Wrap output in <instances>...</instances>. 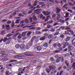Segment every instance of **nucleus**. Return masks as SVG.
Listing matches in <instances>:
<instances>
[{"label":"nucleus","mask_w":75,"mask_h":75,"mask_svg":"<svg viewBox=\"0 0 75 75\" xmlns=\"http://www.w3.org/2000/svg\"><path fill=\"white\" fill-rule=\"evenodd\" d=\"M6 75H10V72L9 71L7 70L6 72Z\"/></svg>","instance_id":"nucleus-31"},{"label":"nucleus","mask_w":75,"mask_h":75,"mask_svg":"<svg viewBox=\"0 0 75 75\" xmlns=\"http://www.w3.org/2000/svg\"><path fill=\"white\" fill-rule=\"evenodd\" d=\"M6 23L7 24H10L11 23V21L9 20L6 22Z\"/></svg>","instance_id":"nucleus-41"},{"label":"nucleus","mask_w":75,"mask_h":75,"mask_svg":"<svg viewBox=\"0 0 75 75\" xmlns=\"http://www.w3.org/2000/svg\"><path fill=\"white\" fill-rule=\"evenodd\" d=\"M63 45H65L66 47L69 46V43L67 42H66L64 43Z\"/></svg>","instance_id":"nucleus-11"},{"label":"nucleus","mask_w":75,"mask_h":75,"mask_svg":"<svg viewBox=\"0 0 75 75\" xmlns=\"http://www.w3.org/2000/svg\"><path fill=\"white\" fill-rule=\"evenodd\" d=\"M59 21L60 23H65V20H64L60 19Z\"/></svg>","instance_id":"nucleus-16"},{"label":"nucleus","mask_w":75,"mask_h":75,"mask_svg":"<svg viewBox=\"0 0 75 75\" xmlns=\"http://www.w3.org/2000/svg\"><path fill=\"white\" fill-rule=\"evenodd\" d=\"M1 57H4V58L2 59V60L4 61H7V54L6 53L1 54Z\"/></svg>","instance_id":"nucleus-1"},{"label":"nucleus","mask_w":75,"mask_h":75,"mask_svg":"<svg viewBox=\"0 0 75 75\" xmlns=\"http://www.w3.org/2000/svg\"><path fill=\"white\" fill-rule=\"evenodd\" d=\"M36 39V36H35L33 37L30 40L33 41V42L34 41V40H35Z\"/></svg>","instance_id":"nucleus-18"},{"label":"nucleus","mask_w":75,"mask_h":75,"mask_svg":"<svg viewBox=\"0 0 75 75\" xmlns=\"http://www.w3.org/2000/svg\"><path fill=\"white\" fill-rule=\"evenodd\" d=\"M12 35H13V34L11 33H9L6 36V37H11Z\"/></svg>","instance_id":"nucleus-23"},{"label":"nucleus","mask_w":75,"mask_h":75,"mask_svg":"<svg viewBox=\"0 0 75 75\" xmlns=\"http://www.w3.org/2000/svg\"><path fill=\"white\" fill-rule=\"evenodd\" d=\"M48 31V29L47 28L45 29H44L42 31L43 32H47V31Z\"/></svg>","instance_id":"nucleus-46"},{"label":"nucleus","mask_w":75,"mask_h":75,"mask_svg":"<svg viewBox=\"0 0 75 75\" xmlns=\"http://www.w3.org/2000/svg\"><path fill=\"white\" fill-rule=\"evenodd\" d=\"M42 11V9L40 8V9H37L34 11V12H35L36 11H37L36 12V14H40L41 13V11Z\"/></svg>","instance_id":"nucleus-2"},{"label":"nucleus","mask_w":75,"mask_h":75,"mask_svg":"<svg viewBox=\"0 0 75 75\" xmlns=\"http://www.w3.org/2000/svg\"><path fill=\"white\" fill-rule=\"evenodd\" d=\"M33 20H34L35 21H36V20H37V17H36V16H35V15H33Z\"/></svg>","instance_id":"nucleus-21"},{"label":"nucleus","mask_w":75,"mask_h":75,"mask_svg":"<svg viewBox=\"0 0 75 75\" xmlns=\"http://www.w3.org/2000/svg\"><path fill=\"white\" fill-rule=\"evenodd\" d=\"M63 72V71H61L60 72L59 75H62V74Z\"/></svg>","instance_id":"nucleus-63"},{"label":"nucleus","mask_w":75,"mask_h":75,"mask_svg":"<svg viewBox=\"0 0 75 75\" xmlns=\"http://www.w3.org/2000/svg\"><path fill=\"white\" fill-rule=\"evenodd\" d=\"M33 42L30 40V41L29 42L28 44L29 46H32L33 45Z\"/></svg>","instance_id":"nucleus-20"},{"label":"nucleus","mask_w":75,"mask_h":75,"mask_svg":"<svg viewBox=\"0 0 75 75\" xmlns=\"http://www.w3.org/2000/svg\"><path fill=\"white\" fill-rule=\"evenodd\" d=\"M56 10H57V11L56 12V13H59L61 11V9L60 8H58V7H57L56 8Z\"/></svg>","instance_id":"nucleus-5"},{"label":"nucleus","mask_w":75,"mask_h":75,"mask_svg":"<svg viewBox=\"0 0 75 75\" xmlns=\"http://www.w3.org/2000/svg\"><path fill=\"white\" fill-rule=\"evenodd\" d=\"M38 4H39V5H42V7H44V2H41L38 3Z\"/></svg>","instance_id":"nucleus-17"},{"label":"nucleus","mask_w":75,"mask_h":75,"mask_svg":"<svg viewBox=\"0 0 75 75\" xmlns=\"http://www.w3.org/2000/svg\"><path fill=\"white\" fill-rule=\"evenodd\" d=\"M68 50H69L68 49V48H66L64 50V52H67Z\"/></svg>","instance_id":"nucleus-61"},{"label":"nucleus","mask_w":75,"mask_h":75,"mask_svg":"<svg viewBox=\"0 0 75 75\" xmlns=\"http://www.w3.org/2000/svg\"><path fill=\"white\" fill-rule=\"evenodd\" d=\"M17 62V60H11L10 61V62Z\"/></svg>","instance_id":"nucleus-37"},{"label":"nucleus","mask_w":75,"mask_h":75,"mask_svg":"<svg viewBox=\"0 0 75 75\" xmlns=\"http://www.w3.org/2000/svg\"><path fill=\"white\" fill-rule=\"evenodd\" d=\"M26 34V32H24L22 33V36H23V37H24Z\"/></svg>","instance_id":"nucleus-26"},{"label":"nucleus","mask_w":75,"mask_h":75,"mask_svg":"<svg viewBox=\"0 0 75 75\" xmlns=\"http://www.w3.org/2000/svg\"><path fill=\"white\" fill-rule=\"evenodd\" d=\"M43 47H48V43H45L43 45Z\"/></svg>","instance_id":"nucleus-32"},{"label":"nucleus","mask_w":75,"mask_h":75,"mask_svg":"<svg viewBox=\"0 0 75 75\" xmlns=\"http://www.w3.org/2000/svg\"><path fill=\"white\" fill-rule=\"evenodd\" d=\"M49 2H50V3H54V0H49Z\"/></svg>","instance_id":"nucleus-59"},{"label":"nucleus","mask_w":75,"mask_h":75,"mask_svg":"<svg viewBox=\"0 0 75 75\" xmlns=\"http://www.w3.org/2000/svg\"><path fill=\"white\" fill-rule=\"evenodd\" d=\"M25 23H26L27 24L28 23H29V22H30L29 20H28V19H26L25 20Z\"/></svg>","instance_id":"nucleus-30"},{"label":"nucleus","mask_w":75,"mask_h":75,"mask_svg":"<svg viewBox=\"0 0 75 75\" xmlns=\"http://www.w3.org/2000/svg\"><path fill=\"white\" fill-rule=\"evenodd\" d=\"M35 52H30V53L31 54H33L34 56V55H36V53H35Z\"/></svg>","instance_id":"nucleus-42"},{"label":"nucleus","mask_w":75,"mask_h":75,"mask_svg":"<svg viewBox=\"0 0 75 75\" xmlns=\"http://www.w3.org/2000/svg\"><path fill=\"white\" fill-rule=\"evenodd\" d=\"M20 48L21 49H24L25 48V45L21 44L20 46Z\"/></svg>","instance_id":"nucleus-15"},{"label":"nucleus","mask_w":75,"mask_h":75,"mask_svg":"<svg viewBox=\"0 0 75 75\" xmlns=\"http://www.w3.org/2000/svg\"><path fill=\"white\" fill-rule=\"evenodd\" d=\"M65 64L66 65L67 67H68L69 64V63L67 60H66L65 62Z\"/></svg>","instance_id":"nucleus-10"},{"label":"nucleus","mask_w":75,"mask_h":75,"mask_svg":"<svg viewBox=\"0 0 75 75\" xmlns=\"http://www.w3.org/2000/svg\"><path fill=\"white\" fill-rule=\"evenodd\" d=\"M8 40V39L6 37L4 38V39H3V41L4 42H6V41H7Z\"/></svg>","instance_id":"nucleus-19"},{"label":"nucleus","mask_w":75,"mask_h":75,"mask_svg":"<svg viewBox=\"0 0 75 75\" xmlns=\"http://www.w3.org/2000/svg\"><path fill=\"white\" fill-rule=\"evenodd\" d=\"M32 32H28L27 34V36H30V35H31V34H32Z\"/></svg>","instance_id":"nucleus-40"},{"label":"nucleus","mask_w":75,"mask_h":75,"mask_svg":"<svg viewBox=\"0 0 75 75\" xmlns=\"http://www.w3.org/2000/svg\"><path fill=\"white\" fill-rule=\"evenodd\" d=\"M58 59L62 62L64 61V57H63L60 56L58 58Z\"/></svg>","instance_id":"nucleus-4"},{"label":"nucleus","mask_w":75,"mask_h":75,"mask_svg":"<svg viewBox=\"0 0 75 75\" xmlns=\"http://www.w3.org/2000/svg\"><path fill=\"white\" fill-rule=\"evenodd\" d=\"M10 52L11 53V54H16V52L13 50Z\"/></svg>","instance_id":"nucleus-44"},{"label":"nucleus","mask_w":75,"mask_h":75,"mask_svg":"<svg viewBox=\"0 0 75 75\" xmlns=\"http://www.w3.org/2000/svg\"><path fill=\"white\" fill-rule=\"evenodd\" d=\"M59 52V51L57 50H56L54 51L55 53H56V54L58 53Z\"/></svg>","instance_id":"nucleus-62"},{"label":"nucleus","mask_w":75,"mask_h":75,"mask_svg":"<svg viewBox=\"0 0 75 75\" xmlns=\"http://www.w3.org/2000/svg\"><path fill=\"white\" fill-rule=\"evenodd\" d=\"M71 42L72 43V45L75 46V40L73 39L71 41Z\"/></svg>","instance_id":"nucleus-12"},{"label":"nucleus","mask_w":75,"mask_h":75,"mask_svg":"<svg viewBox=\"0 0 75 75\" xmlns=\"http://www.w3.org/2000/svg\"><path fill=\"white\" fill-rule=\"evenodd\" d=\"M70 33L71 34V35H74V32L72 30H71Z\"/></svg>","instance_id":"nucleus-47"},{"label":"nucleus","mask_w":75,"mask_h":75,"mask_svg":"<svg viewBox=\"0 0 75 75\" xmlns=\"http://www.w3.org/2000/svg\"><path fill=\"white\" fill-rule=\"evenodd\" d=\"M65 28V27H64L63 26H61L60 27V28L61 29V30H64V29Z\"/></svg>","instance_id":"nucleus-53"},{"label":"nucleus","mask_w":75,"mask_h":75,"mask_svg":"<svg viewBox=\"0 0 75 75\" xmlns=\"http://www.w3.org/2000/svg\"><path fill=\"white\" fill-rule=\"evenodd\" d=\"M57 46L58 47H61V44L59 43L57 44Z\"/></svg>","instance_id":"nucleus-51"},{"label":"nucleus","mask_w":75,"mask_h":75,"mask_svg":"<svg viewBox=\"0 0 75 75\" xmlns=\"http://www.w3.org/2000/svg\"><path fill=\"white\" fill-rule=\"evenodd\" d=\"M20 34V32H18L16 34L12 36V37H13V38H16V37H17L18 35H19Z\"/></svg>","instance_id":"nucleus-8"},{"label":"nucleus","mask_w":75,"mask_h":75,"mask_svg":"<svg viewBox=\"0 0 75 75\" xmlns=\"http://www.w3.org/2000/svg\"><path fill=\"white\" fill-rule=\"evenodd\" d=\"M45 71L47 72V73H48V74H49L50 71V70L48 69H46L45 70Z\"/></svg>","instance_id":"nucleus-36"},{"label":"nucleus","mask_w":75,"mask_h":75,"mask_svg":"<svg viewBox=\"0 0 75 75\" xmlns=\"http://www.w3.org/2000/svg\"><path fill=\"white\" fill-rule=\"evenodd\" d=\"M30 68V66H27V67H24V69H26L27 68Z\"/></svg>","instance_id":"nucleus-58"},{"label":"nucleus","mask_w":75,"mask_h":75,"mask_svg":"<svg viewBox=\"0 0 75 75\" xmlns=\"http://www.w3.org/2000/svg\"><path fill=\"white\" fill-rule=\"evenodd\" d=\"M50 60L51 61H52L53 62H54V61L55 60V59L53 58V57H51L50 58Z\"/></svg>","instance_id":"nucleus-45"},{"label":"nucleus","mask_w":75,"mask_h":75,"mask_svg":"<svg viewBox=\"0 0 75 75\" xmlns=\"http://www.w3.org/2000/svg\"><path fill=\"white\" fill-rule=\"evenodd\" d=\"M61 18V15H60V14H59L58 16H57L56 18L57 20V21H58V20H59V18Z\"/></svg>","instance_id":"nucleus-22"},{"label":"nucleus","mask_w":75,"mask_h":75,"mask_svg":"<svg viewBox=\"0 0 75 75\" xmlns=\"http://www.w3.org/2000/svg\"><path fill=\"white\" fill-rule=\"evenodd\" d=\"M40 8V5H38L36 7V8Z\"/></svg>","instance_id":"nucleus-64"},{"label":"nucleus","mask_w":75,"mask_h":75,"mask_svg":"<svg viewBox=\"0 0 75 75\" xmlns=\"http://www.w3.org/2000/svg\"><path fill=\"white\" fill-rule=\"evenodd\" d=\"M36 48L38 51H40L42 50V48L40 46H38L36 47Z\"/></svg>","instance_id":"nucleus-3"},{"label":"nucleus","mask_w":75,"mask_h":75,"mask_svg":"<svg viewBox=\"0 0 75 75\" xmlns=\"http://www.w3.org/2000/svg\"><path fill=\"white\" fill-rule=\"evenodd\" d=\"M73 46H71V45H69L68 47V50H73Z\"/></svg>","instance_id":"nucleus-14"},{"label":"nucleus","mask_w":75,"mask_h":75,"mask_svg":"<svg viewBox=\"0 0 75 75\" xmlns=\"http://www.w3.org/2000/svg\"><path fill=\"white\" fill-rule=\"evenodd\" d=\"M20 20H17L16 22H15V24H18L20 22Z\"/></svg>","instance_id":"nucleus-50"},{"label":"nucleus","mask_w":75,"mask_h":75,"mask_svg":"<svg viewBox=\"0 0 75 75\" xmlns=\"http://www.w3.org/2000/svg\"><path fill=\"white\" fill-rule=\"evenodd\" d=\"M5 30H3L1 32V35H4V34H5Z\"/></svg>","instance_id":"nucleus-34"},{"label":"nucleus","mask_w":75,"mask_h":75,"mask_svg":"<svg viewBox=\"0 0 75 75\" xmlns=\"http://www.w3.org/2000/svg\"><path fill=\"white\" fill-rule=\"evenodd\" d=\"M19 39H21L22 38V35H19L17 37Z\"/></svg>","instance_id":"nucleus-35"},{"label":"nucleus","mask_w":75,"mask_h":75,"mask_svg":"<svg viewBox=\"0 0 75 75\" xmlns=\"http://www.w3.org/2000/svg\"><path fill=\"white\" fill-rule=\"evenodd\" d=\"M3 23H4V22H6V21H7V20L6 19H3L2 21H1Z\"/></svg>","instance_id":"nucleus-52"},{"label":"nucleus","mask_w":75,"mask_h":75,"mask_svg":"<svg viewBox=\"0 0 75 75\" xmlns=\"http://www.w3.org/2000/svg\"><path fill=\"white\" fill-rule=\"evenodd\" d=\"M52 37V34H50L48 36V38H49V39H50Z\"/></svg>","instance_id":"nucleus-39"},{"label":"nucleus","mask_w":75,"mask_h":75,"mask_svg":"<svg viewBox=\"0 0 75 75\" xmlns=\"http://www.w3.org/2000/svg\"><path fill=\"white\" fill-rule=\"evenodd\" d=\"M72 68H73L74 69H75V63L74 62L73 63Z\"/></svg>","instance_id":"nucleus-27"},{"label":"nucleus","mask_w":75,"mask_h":75,"mask_svg":"<svg viewBox=\"0 0 75 75\" xmlns=\"http://www.w3.org/2000/svg\"><path fill=\"white\" fill-rule=\"evenodd\" d=\"M29 20L30 23L33 22V18L31 17L29 18Z\"/></svg>","instance_id":"nucleus-48"},{"label":"nucleus","mask_w":75,"mask_h":75,"mask_svg":"<svg viewBox=\"0 0 75 75\" xmlns=\"http://www.w3.org/2000/svg\"><path fill=\"white\" fill-rule=\"evenodd\" d=\"M70 39H71V38H70V37L68 36L66 39L65 41H66V42H68L69 41V40H70Z\"/></svg>","instance_id":"nucleus-7"},{"label":"nucleus","mask_w":75,"mask_h":75,"mask_svg":"<svg viewBox=\"0 0 75 75\" xmlns=\"http://www.w3.org/2000/svg\"><path fill=\"white\" fill-rule=\"evenodd\" d=\"M63 50V48H62V47L59 48V51H62Z\"/></svg>","instance_id":"nucleus-55"},{"label":"nucleus","mask_w":75,"mask_h":75,"mask_svg":"<svg viewBox=\"0 0 75 75\" xmlns=\"http://www.w3.org/2000/svg\"><path fill=\"white\" fill-rule=\"evenodd\" d=\"M35 29V27H33L31 28H29V30H34Z\"/></svg>","instance_id":"nucleus-60"},{"label":"nucleus","mask_w":75,"mask_h":75,"mask_svg":"<svg viewBox=\"0 0 75 75\" xmlns=\"http://www.w3.org/2000/svg\"><path fill=\"white\" fill-rule=\"evenodd\" d=\"M42 13L44 15H45V16H46V12L45 11H43L42 12Z\"/></svg>","instance_id":"nucleus-49"},{"label":"nucleus","mask_w":75,"mask_h":75,"mask_svg":"<svg viewBox=\"0 0 75 75\" xmlns=\"http://www.w3.org/2000/svg\"><path fill=\"white\" fill-rule=\"evenodd\" d=\"M69 5H70V6H75L74 4H73L71 3H69Z\"/></svg>","instance_id":"nucleus-56"},{"label":"nucleus","mask_w":75,"mask_h":75,"mask_svg":"<svg viewBox=\"0 0 75 75\" xmlns=\"http://www.w3.org/2000/svg\"><path fill=\"white\" fill-rule=\"evenodd\" d=\"M35 25H30L29 26H28V27H27V28H30V27H35Z\"/></svg>","instance_id":"nucleus-33"},{"label":"nucleus","mask_w":75,"mask_h":75,"mask_svg":"<svg viewBox=\"0 0 75 75\" xmlns=\"http://www.w3.org/2000/svg\"><path fill=\"white\" fill-rule=\"evenodd\" d=\"M30 48V46L28 44H27L26 46V48L27 50H28Z\"/></svg>","instance_id":"nucleus-24"},{"label":"nucleus","mask_w":75,"mask_h":75,"mask_svg":"<svg viewBox=\"0 0 75 75\" xmlns=\"http://www.w3.org/2000/svg\"><path fill=\"white\" fill-rule=\"evenodd\" d=\"M60 37L62 39H63L64 38V35L63 34H62L60 35Z\"/></svg>","instance_id":"nucleus-38"},{"label":"nucleus","mask_w":75,"mask_h":75,"mask_svg":"<svg viewBox=\"0 0 75 75\" xmlns=\"http://www.w3.org/2000/svg\"><path fill=\"white\" fill-rule=\"evenodd\" d=\"M45 39V37L43 36L41 37V38L40 39V41H44Z\"/></svg>","instance_id":"nucleus-13"},{"label":"nucleus","mask_w":75,"mask_h":75,"mask_svg":"<svg viewBox=\"0 0 75 75\" xmlns=\"http://www.w3.org/2000/svg\"><path fill=\"white\" fill-rule=\"evenodd\" d=\"M51 14V12H48L47 13H46V16H48L49 15H50Z\"/></svg>","instance_id":"nucleus-54"},{"label":"nucleus","mask_w":75,"mask_h":75,"mask_svg":"<svg viewBox=\"0 0 75 75\" xmlns=\"http://www.w3.org/2000/svg\"><path fill=\"white\" fill-rule=\"evenodd\" d=\"M48 35H49V34L48 33H46L44 34V36L46 37L47 36H48Z\"/></svg>","instance_id":"nucleus-57"},{"label":"nucleus","mask_w":75,"mask_h":75,"mask_svg":"<svg viewBox=\"0 0 75 75\" xmlns=\"http://www.w3.org/2000/svg\"><path fill=\"white\" fill-rule=\"evenodd\" d=\"M20 44H17L15 45V47L16 48H18L20 47Z\"/></svg>","instance_id":"nucleus-29"},{"label":"nucleus","mask_w":75,"mask_h":75,"mask_svg":"<svg viewBox=\"0 0 75 75\" xmlns=\"http://www.w3.org/2000/svg\"><path fill=\"white\" fill-rule=\"evenodd\" d=\"M60 30V29H58L57 30V31H58V32L54 34V36H55V35H58L59 34V31Z\"/></svg>","instance_id":"nucleus-9"},{"label":"nucleus","mask_w":75,"mask_h":75,"mask_svg":"<svg viewBox=\"0 0 75 75\" xmlns=\"http://www.w3.org/2000/svg\"><path fill=\"white\" fill-rule=\"evenodd\" d=\"M10 43V41L9 40H8L6 42L5 44L6 45H8V44H9Z\"/></svg>","instance_id":"nucleus-28"},{"label":"nucleus","mask_w":75,"mask_h":75,"mask_svg":"<svg viewBox=\"0 0 75 75\" xmlns=\"http://www.w3.org/2000/svg\"><path fill=\"white\" fill-rule=\"evenodd\" d=\"M55 16H56V14L54 13L52 15V18H55Z\"/></svg>","instance_id":"nucleus-43"},{"label":"nucleus","mask_w":75,"mask_h":75,"mask_svg":"<svg viewBox=\"0 0 75 75\" xmlns=\"http://www.w3.org/2000/svg\"><path fill=\"white\" fill-rule=\"evenodd\" d=\"M29 53H30V52H27L26 53V55H27V56H30V57H31V56H34V55L33 54H31Z\"/></svg>","instance_id":"nucleus-6"},{"label":"nucleus","mask_w":75,"mask_h":75,"mask_svg":"<svg viewBox=\"0 0 75 75\" xmlns=\"http://www.w3.org/2000/svg\"><path fill=\"white\" fill-rule=\"evenodd\" d=\"M35 34L36 35H39L41 34V32L38 31H36L35 32Z\"/></svg>","instance_id":"nucleus-25"}]
</instances>
